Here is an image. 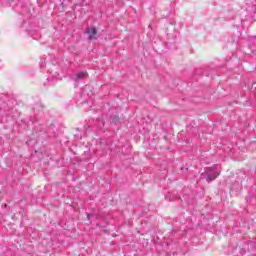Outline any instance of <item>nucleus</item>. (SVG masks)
Wrapping results in <instances>:
<instances>
[{"mask_svg":"<svg viewBox=\"0 0 256 256\" xmlns=\"http://www.w3.org/2000/svg\"><path fill=\"white\" fill-rule=\"evenodd\" d=\"M204 177L208 183H211V181H215V179L219 177V166L215 165L212 168H206Z\"/></svg>","mask_w":256,"mask_h":256,"instance_id":"obj_1","label":"nucleus"},{"mask_svg":"<svg viewBox=\"0 0 256 256\" xmlns=\"http://www.w3.org/2000/svg\"><path fill=\"white\" fill-rule=\"evenodd\" d=\"M86 33L89 34L88 39L90 41H95L97 39V29L96 28H87Z\"/></svg>","mask_w":256,"mask_h":256,"instance_id":"obj_2","label":"nucleus"},{"mask_svg":"<svg viewBox=\"0 0 256 256\" xmlns=\"http://www.w3.org/2000/svg\"><path fill=\"white\" fill-rule=\"evenodd\" d=\"M85 77H87V72H78L73 78V81H81V79H85Z\"/></svg>","mask_w":256,"mask_h":256,"instance_id":"obj_3","label":"nucleus"},{"mask_svg":"<svg viewBox=\"0 0 256 256\" xmlns=\"http://www.w3.org/2000/svg\"><path fill=\"white\" fill-rule=\"evenodd\" d=\"M87 91H91V87L85 86L83 89V94L85 95L87 93Z\"/></svg>","mask_w":256,"mask_h":256,"instance_id":"obj_4","label":"nucleus"},{"mask_svg":"<svg viewBox=\"0 0 256 256\" xmlns=\"http://www.w3.org/2000/svg\"><path fill=\"white\" fill-rule=\"evenodd\" d=\"M40 67H41V69H45V67H46L45 60H41Z\"/></svg>","mask_w":256,"mask_h":256,"instance_id":"obj_5","label":"nucleus"},{"mask_svg":"<svg viewBox=\"0 0 256 256\" xmlns=\"http://www.w3.org/2000/svg\"><path fill=\"white\" fill-rule=\"evenodd\" d=\"M87 218L89 219V214L87 215Z\"/></svg>","mask_w":256,"mask_h":256,"instance_id":"obj_6","label":"nucleus"}]
</instances>
